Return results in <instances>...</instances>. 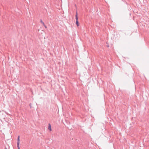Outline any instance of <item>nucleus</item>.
Segmentation results:
<instances>
[{
	"label": "nucleus",
	"mask_w": 149,
	"mask_h": 149,
	"mask_svg": "<svg viewBox=\"0 0 149 149\" xmlns=\"http://www.w3.org/2000/svg\"><path fill=\"white\" fill-rule=\"evenodd\" d=\"M76 24L77 25V26L79 28V23L78 22V21H76Z\"/></svg>",
	"instance_id": "f03ea898"
},
{
	"label": "nucleus",
	"mask_w": 149,
	"mask_h": 149,
	"mask_svg": "<svg viewBox=\"0 0 149 149\" xmlns=\"http://www.w3.org/2000/svg\"><path fill=\"white\" fill-rule=\"evenodd\" d=\"M40 22L43 25H44L45 24L41 19L40 20Z\"/></svg>",
	"instance_id": "20e7f679"
},
{
	"label": "nucleus",
	"mask_w": 149,
	"mask_h": 149,
	"mask_svg": "<svg viewBox=\"0 0 149 149\" xmlns=\"http://www.w3.org/2000/svg\"><path fill=\"white\" fill-rule=\"evenodd\" d=\"M48 129L50 130V131H51L52 130H51V125L50 124H49V126H48Z\"/></svg>",
	"instance_id": "7ed1b4c3"
},
{
	"label": "nucleus",
	"mask_w": 149,
	"mask_h": 149,
	"mask_svg": "<svg viewBox=\"0 0 149 149\" xmlns=\"http://www.w3.org/2000/svg\"><path fill=\"white\" fill-rule=\"evenodd\" d=\"M20 136H18L17 138V147L18 149H20L19 146V143H20V140H19Z\"/></svg>",
	"instance_id": "f257e3e1"
},
{
	"label": "nucleus",
	"mask_w": 149,
	"mask_h": 149,
	"mask_svg": "<svg viewBox=\"0 0 149 149\" xmlns=\"http://www.w3.org/2000/svg\"><path fill=\"white\" fill-rule=\"evenodd\" d=\"M29 105H30V107H31V104H30Z\"/></svg>",
	"instance_id": "0eeeda50"
},
{
	"label": "nucleus",
	"mask_w": 149,
	"mask_h": 149,
	"mask_svg": "<svg viewBox=\"0 0 149 149\" xmlns=\"http://www.w3.org/2000/svg\"><path fill=\"white\" fill-rule=\"evenodd\" d=\"M76 21H78V17L77 16V13L76 12Z\"/></svg>",
	"instance_id": "39448f33"
},
{
	"label": "nucleus",
	"mask_w": 149,
	"mask_h": 149,
	"mask_svg": "<svg viewBox=\"0 0 149 149\" xmlns=\"http://www.w3.org/2000/svg\"><path fill=\"white\" fill-rule=\"evenodd\" d=\"M5 149H7V148H6Z\"/></svg>",
	"instance_id": "6e6552de"
},
{
	"label": "nucleus",
	"mask_w": 149,
	"mask_h": 149,
	"mask_svg": "<svg viewBox=\"0 0 149 149\" xmlns=\"http://www.w3.org/2000/svg\"><path fill=\"white\" fill-rule=\"evenodd\" d=\"M43 26H44V27H45V28L46 29H47V26L45 25V24H44V25H43Z\"/></svg>",
	"instance_id": "423d86ee"
}]
</instances>
